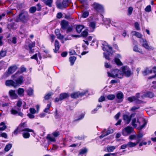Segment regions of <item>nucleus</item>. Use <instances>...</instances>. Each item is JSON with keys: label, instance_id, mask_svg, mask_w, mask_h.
I'll use <instances>...</instances> for the list:
<instances>
[{"label": "nucleus", "instance_id": "nucleus-42", "mask_svg": "<svg viewBox=\"0 0 156 156\" xmlns=\"http://www.w3.org/2000/svg\"><path fill=\"white\" fill-rule=\"evenodd\" d=\"M127 145L129 147H132L136 145V144L135 143H132L131 142H129L127 144Z\"/></svg>", "mask_w": 156, "mask_h": 156}, {"label": "nucleus", "instance_id": "nucleus-14", "mask_svg": "<svg viewBox=\"0 0 156 156\" xmlns=\"http://www.w3.org/2000/svg\"><path fill=\"white\" fill-rule=\"evenodd\" d=\"M140 42L142 44V46L146 49H150L146 39L141 38L140 40Z\"/></svg>", "mask_w": 156, "mask_h": 156}, {"label": "nucleus", "instance_id": "nucleus-56", "mask_svg": "<svg viewBox=\"0 0 156 156\" xmlns=\"http://www.w3.org/2000/svg\"><path fill=\"white\" fill-rule=\"evenodd\" d=\"M88 34V33L87 31L86 30L83 31L81 34L82 36L83 37H86L87 35Z\"/></svg>", "mask_w": 156, "mask_h": 156}, {"label": "nucleus", "instance_id": "nucleus-40", "mask_svg": "<svg viewBox=\"0 0 156 156\" xmlns=\"http://www.w3.org/2000/svg\"><path fill=\"white\" fill-rule=\"evenodd\" d=\"M47 138L51 141L55 142V138L51 136L50 135H48L47 136Z\"/></svg>", "mask_w": 156, "mask_h": 156}, {"label": "nucleus", "instance_id": "nucleus-36", "mask_svg": "<svg viewBox=\"0 0 156 156\" xmlns=\"http://www.w3.org/2000/svg\"><path fill=\"white\" fill-rule=\"evenodd\" d=\"M133 50L134 51L136 52H138L139 53H142V50L140 49L137 46H135L133 48Z\"/></svg>", "mask_w": 156, "mask_h": 156}, {"label": "nucleus", "instance_id": "nucleus-58", "mask_svg": "<svg viewBox=\"0 0 156 156\" xmlns=\"http://www.w3.org/2000/svg\"><path fill=\"white\" fill-rule=\"evenodd\" d=\"M37 54L36 53L30 57L31 59H34L37 61Z\"/></svg>", "mask_w": 156, "mask_h": 156}, {"label": "nucleus", "instance_id": "nucleus-50", "mask_svg": "<svg viewBox=\"0 0 156 156\" xmlns=\"http://www.w3.org/2000/svg\"><path fill=\"white\" fill-rule=\"evenodd\" d=\"M89 15V12H87L85 11L84 12L82 15V17L83 18H85L88 16Z\"/></svg>", "mask_w": 156, "mask_h": 156}, {"label": "nucleus", "instance_id": "nucleus-21", "mask_svg": "<svg viewBox=\"0 0 156 156\" xmlns=\"http://www.w3.org/2000/svg\"><path fill=\"white\" fill-rule=\"evenodd\" d=\"M116 58H115V61L116 63L118 65L122 66V63L120 61V60L118 58H121V56L119 54L117 55Z\"/></svg>", "mask_w": 156, "mask_h": 156}, {"label": "nucleus", "instance_id": "nucleus-7", "mask_svg": "<svg viewBox=\"0 0 156 156\" xmlns=\"http://www.w3.org/2000/svg\"><path fill=\"white\" fill-rule=\"evenodd\" d=\"M122 72L123 76L124 75L126 77L130 76L133 74L130 68L126 66H124L122 68Z\"/></svg>", "mask_w": 156, "mask_h": 156}, {"label": "nucleus", "instance_id": "nucleus-10", "mask_svg": "<svg viewBox=\"0 0 156 156\" xmlns=\"http://www.w3.org/2000/svg\"><path fill=\"white\" fill-rule=\"evenodd\" d=\"M87 92V90H86L82 92H74L71 94L70 96L72 98H78L79 96L81 97L84 95Z\"/></svg>", "mask_w": 156, "mask_h": 156}, {"label": "nucleus", "instance_id": "nucleus-53", "mask_svg": "<svg viewBox=\"0 0 156 156\" xmlns=\"http://www.w3.org/2000/svg\"><path fill=\"white\" fill-rule=\"evenodd\" d=\"M6 51L2 50L0 52V55L3 57L6 55Z\"/></svg>", "mask_w": 156, "mask_h": 156}, {"label": "nucleus", "instance_id": "nucleus-15", "mask_svg": "<svg viewBox=\"0 0 156 156\" xmlns=\"http://www.w3.org/2000/svg\"><path fill=\"white\" fill-rule=\"evenodd\" d=\"M17 67L16 66H13L9 67L7 71V74L9 75H10L16 71Z\"/></svg>", "mask_w": 156, "mask_h": 156}, {"label": "nucleus", "instance_id": "nucleus-44", "mask_svg": "<svg viewBox=\"0 0 156 156\" xmlns=\"http://www.w3.org/2000/svg\"><path fill=\"white\" fill-rule=\"evenodd\" d=\"M115 148V147L114 146H110L108 147L107 150L108 152H112Z\"/></svg>", "mask_w": 156, "mask_h": 156}, {"label": "nucleus", "instance_id": "nucleus-18", "mask_svg": "<svg viewBox=\"0 0 156 156\" xmlns=\"http://www.w3.org/2000/svg\"><path fill=\"white\" fill-rule=\"evenodd\" d=\"M5 85L7 86H13L15 87H16L15 82L12 80H8L5 82Z\"/></svg>", "mask_w": 156, "mask_h": 156}, {"label": "nucleus", "instance_id": "nucleus-38", "mask_svg": "<svg viewBox=\"0 0 156 156\" xmlns=\"http://www.w3.org/2000/svg\"><path fill=\"white\" fill-rule=\"evenodd\" d=\"M27 94L28 95H32L33 94V90L31 88H29L27 90Z\"/></svg>", "mask_w": 156, "mask_h": 156}, {"label": "nucleus", "instance_id": "nucleus-28", "mask_svg": "<svg viewBox=\"0 0 156 156\" xmlns=\"http://www.w3.org/2000/svg\"><path fill=\"white\" fill-rule=\"evenodd\" d=\"M24 90L22 88H19L17 90V93L20 96H23L24 95Z\"/></svg>", "mask_w": 156, "mask_h": 156}, {"label": "nucleus", "instance_id": "nucleus-51", "mask_svg": "<svg viewBox=\"0 0 156 156\" xmlns=\"http://www.w3.org/2000/svg\"><path fill=\"white\" fill-rule=\"evenodd\" d=\"M145 10L147 12H149L151 11V6L148 5L147 6L145 9Z\"/></svg>", "mask_w": 156, "mask_h": 156}, {"label": "nucleus", "instance_id": "nucleus-4", "mask_svg": "<svg viewBox=\"0 0 156 156\" xmlns=\"http://www.w3.org/2000/svg\"><path fill=\"white\" fill-rule=\"evenodd\" d=\"M108 74L109 76H111L113 78L117 77L121 78L123 76L122 71L117 69L113 70L111 71V73L108 72Z\"/></svg>", "mask_w": 156, "mask_h": 156}, {"label": "nucleus", "instance_id": "nucleus-64", "mask_svg": "<svg viewBox=\"0 0 156 156\" xmlns=\"http://www.w3.org/2000/svg\"><path fill=\"white\" fill-rule=\"evenodd\" d=\"M62 14L61 12H59L57 13V17L58 18L60 19L62 18Z\"/></svg>", "mask_w": 156, "mask_h": 156}, {"label": "nucleus", "instance_id": "nucleus-9", "mask_svg": "<svg viewBox=\"0 0 156 156\" xmlns=\"http://www.w3.org/2000/svg\"><path fill=\"white\" fill-rule=\"evenodd\" d=\"M94 9L99 12L102 13L104 12L103 6L98 3H94L93 5Z\"/></svg>", "mask_w": 156, "mask_h": 156}, {"label": "nucleus", "instance_id": "nucleus-49", "mask_svg": "<svg viewBox=\"0 0 156 156\" xmlns=\"http://www.w3.org/2000/svg\"><path fill=\"white\" fill-rule=\"evenodd\" d=\"M66 33L68 34L69 32H71L73 30V28L72 27H68L66 28Z\"/></svg>", "mask_w": 156, "mask_h": 156}, {"label": "nucleus", "instance_id": "nucleus-8", "mask_svg": "<svg viewBox=\"0 0 156 156\" xmlns=\"http://www.w3.org/2000/svg\"><path fill=\"white\" fill-rule=\"evenodd\" d=\"M133 131V129L132 127L128 126L122 129V134L124 136H127L131 133Z\"/></svg>", "mask_w": 156, "mask_h": 156}, {"label": "nucleus", "instance_id": "nucleus-30", "mask_svg": "<svg viewBox=\"0 0 156 156\" xmlns=\"http://www.w3.org/2000/svg\"><path fill=\"white\" fill-rule=\"evenodd\" d=\"M152 72V70H149L148 68H147L144 71L142 72V73L144 76H145L149 73H151Z\"/></svg>", "mask_w": 156, "mask_h": 156}, {"label": "nucleus", "instance_id": "nucleus-19", "mask_svg": "<svg viewBox=\"0 0 156 156\" xmlns=\"http://www.w3.org/2000/svg\"><path fill=\"white\" fill-rule=\"evenodd\" d=\"M113 132L112 129H108L107 132L102 133L100 136V138L101 139L104 137L106 136L110 133H112Z\"/></svg>", "mask_w": 156, "mask_h": 156}, {"label": "nucleus", "instance_id": "nucleus-27", "mask_svg": "<svg viewBox=\"0 0 156 156\" xmlns=\"http://www.w3.org/2000/svg\"><path fill=\"white\" fill-rule=\"evenodd\" d=\"M71 0H63L62 2L63 7H65V8L68 6L69 4L71 2Z\"/></svg>", "mask_w": 156, "mask_h": 156}, {"label": "nucleus", "instance_id": "nucleus-54", "mask_svg": "<svg viewBox=\"0 0 156 156\" xmlns=\"http://www.w3.org/2000/svg\"><path fill=\"white\" fill-rule=\"evenodd\" d=\"M134 26L136 29V30H140V28L139 27V24L137 22H136L134 24Z\"/></svg>", "mask_w": 156, "mask_h": 156}, {"label": "nucleus", "instance_id": "nucleus-52", "mask_svg": "<svg viewBox=\"0 0 156 156\" xmlns=\"http://www.w3.org/2000/svg\"><path fill=\"white\" fill-rule=\"evenodd\" d=\"M106 20V21H107V22L106 23L108 24L109 23H111L112 25L113 26H115L114 25V24L115 23H113L112 22H111L110 19H107Z\"/></svg>", "mask_w": 156, "mask_h": 156}, {"label": "nucleus", "instance_id": "nucleus-2", "mask_svg": "<svg viewBox=\"0 0 156 156\" xmlns=\"http://www.w3.org/2000/svg\"><path fill=\"white\" fill-rule=\"evenodd\" d=\"M143 123V124L141 125L140 123V119H137V121L136 122V118L133 119L132 120V125L134 128H136L137 126L138 125L139 127L138 129L139 130H141L144 128L145 127L146 125L147 124V122L144 119H141Z\"/></svg>", "mask_w": 156, "mask_h": 156}, {"label": "nucleus", "instance_id": "nucleus-16", "mask_svg": "<svg viewBox=\"0 0 156 156\" xmlns=\"http://www.w3.org/2000/svg\"><path fill=\"white\" fill-rule=\"evenodd\" d=\"M9 94L10 97L12 99H16L18 97V95L16 94L15 91L10 90L9 91Z\"/></svg>", "mask_w": 156, "mask_h": 156}, {"label": "nucleus", "instance_id": "nucleus-1", "mask_svg": "<svg viewBox=\"0 0 156 156\" xmlns=\"http://www.w3.org/2000/svg\"><path fill=\"white\" fill-rule=\"evenodd\" d=\"M27 122H23V121L19 125L17 129L14 131V134L17 135L18 134V131L20 132H32L34 133V131L33 130L27 128Z\"/></svg>", "mask_w": 156, "mask_h": 156}, {"label": "nucleus", "instance_id": "nucleus-5", "mask_svg": "<svg viewBox=\"0 0 156 156\" xmlns=\"http://www.w3.org/2000/svg\"><path fill=\"white\" fill-rule=\"evenodd\" d=\"M18 18L23 23H27L29 19L28 12L26 11H23L19 15Z\"/></svg>", "mask_w": 156, "mask_h": 156}, {"label": "nucleus", "instance_id": "nucleus-32", "mask_svg": "<svg viewBox=\"0 0 156 156\" xmlns=\"http://www.w3.org/2000/svg\"><path fill=\"white\" fill-rule=\"evenodd\" d=\"M11 113L12 114H13V115H15L17 113H18V112L15 109H12L11 110ZM18 115L21 116L22 117L23 114V113L21 112H19L18 113Z\"/></svg>", "mask_w": 156, "mask_h": 156}, {"label": "nucleus", "instance_id": "nucleus-3", "mask_svg": "<svg viewBox=\"0 0 156 156\" xmlns=\"http://www.w3.org/2000/svg\"><path fill=\"white\" fill-rule=\"evenodd\" d=\"M103 45L104 46L102 48L103 50L106 51V52L103 53L104 56L106 59L109 60H110L109 56L112 55L113 53L112 48L111 46L108 45H104L103 44Z\"/></svg>", "mask_w": 156, "mask_h": 156}, {"label": "nucleus", "instance_id": "nucleus-59", "mask_svg": "<svg viewBox=\"0 0 156 156\" xmlns=\"http://www.w3.org/2000/svg\"><path fill=\"white\" fill-rule=\"evenodd\" d=\"M30 113L32 114H34L36 112L37 113V111L35 110V109L32 108H30Z\"/></svg>", "mask_w": 156, "mask_h": 156}, {"label": "nucleus", "instance_id": "nucleus-17", "mask_svg": "<svg viewBox=\"0 0 156 156\" xmlns=\"http://www.w3.org/2000/svg\"><path fill=\"white\" fill-rule=\"evenodd\" d=\"M116 98L118 99V102H122L123 101L124 98V95L123 93L121 92H119L116 94Z\"/></svg>", "mask_w": 156, "mask_h": 156}, {"label": "nucleus", "instance_id": "nucleus-33", "mask_svg": "<svg viewBox=\"0 0 156 156\" xmlns=\"http://www.w3.org/2000/svg\"><path fill=\"white\" fill-rule=\"evenodd\" d=\"M35 42H32L31 43H30L29 44V48L30 50V51L31 52V53H33L34 51V50H32V48L33 47H34L35 46Z\"/></svg>", "mask_w": 156, "mask_h": 156}, {"label": "nucleus", "instance_id": "nucleus-11", "mask_svg": "<svg viewBox=\"0 0 156 156\" xmlns=\"http://www.w3.org/2000/svg\"><path fill=\"white\" fill-rule=\"evenodd\" d=\"M20 69V71H17L15 74L11 76L12 78L14 79L15 78H17L19 74L23 72H25L26 70V69L23 66L21 67Z\"/></svg>", "mask_w": 156, "mask_h": 156}, {"label": "nucleus", "instance_id": "nucleus-13", "mask_svg": "<svg viewBox=\"0 0 156 156\" xmlns=\"http://www.w3.org/2000/svg\"><path fill=\"white\" fill-rule=\"evenodd\" d=\"M154 96V94L151 92L148 91L147 92L145 93L141 96V97L142 99H143L145 98H152Z\"/></svg>", "mask_w": 156, "mask_h": 156}, {"label": "nucleus", "instance_id": "nucleus-12", "mask_svg": "<svg viewBox=\"0 0 156 156\" xmlns=\"http://www.w3.org/2000/svg\"><path fill=\"white\" fill-rule=\"evenodd\" d=\"M23 76H19L17 79L15 80L16 87L22 84L23 82Z\"/></svg>", "mask_w": 156, "mask_h": 156}, {"label": "nucleus", "instance_id": "nucleus-46", "mask_svg": "<svg viewBox=\"0 0 156 156\" xmlns=\"http://www.w3.org/2000/svg\"><path fill=\"white\" fill-rule=\"evenodd\" d=\"M36 10V7H31L30 9V12L31 13H34L35 12V11Z\"/></svg>", "mask_w": 156, "mask_h": 156}, {"label": "nucleus", "instance_id": "nucleus-43", "mask_svg": "<svg viewBox=\"0 0 156 156\" xmlns=\"http://www.w3.org/2000/svg\"><path fill=\"white\" fill-rule=\"evenodd\" d=\"M87 151V150L86 148H84L80 150L79 153L80 154H83L86 153Z\"/></svg>", "mask_w": 156, "mask_h": 156}, {"label": "nucleus", "instance_id": "nucleus-39", "mask_svg": "<svg viewBox=\"0 0 156 156\" xmlns=\"http://www.w3.org/2000/svg\"><path fill=\"white\" fill-rule=\"evenodd\" d=\"M23 134V136L24 138H28L30 136V134L28 133L29 132H25Z\"/></svg>", "mask_w": 156, "mask_h": 156}, {"label": "nucleus", "instance_id": "nucleus-63", "mask_svg": "<svg viewBox=\"0 0 156 156\" xmlns=\"http://www.w3.org/2000/svg\"><path fill=\"white\" fill-rule=\"evenodd\" d=\"M27 116L30 119H33L34 118V115L31 113H28L27 114Z\"/></svg>", "mask_w": 156, "mask_h": 156}, {"label": "nucleus", "instance_id": "nucleus-62", "mask_svg": "<svg viewBox=\"0 0 156 156\" xmlns=\"http://www.w3.org/2000/svg\"><path fill=\"white\" fill-rule=\"evenodd\" d=\"M69 53L70 54V55H75L76 54V53L75 51L73 50H70L69 51Z\"/></svg>", "mask_w": 156, "mask_h": 156}, {"label": "nucleus", "instance_id": "nucleus-23", "mask_svg": "<svg viewBox=\"0 0 156 156\" xmlns=\"http://www.w3.org/2000/svg\"><path fill=\"white\" fill-rule=\"evenodd\" d=\"M44 4L48 6L49 7H51L52 6V4L53 2V0H41Z\"/></svg>", "mask_w": 156, "mask_h": 156}, {"label": "nucleus", "instance_id": "nucleus-45", "mask_svg": "<svg viewBox=\"0 0 156 156\" xmlns=\"http://www.w3.org/2000/svg\"><path fill=\"white\" fill-rule=\"evenodd\" d=\"M89 27L91 28L93 30L95 28V23L94 22H91L89 23Z\"/></svg>", "mask_w": 156, "mask_h": 156}, {"label": "nucleus", "instance_id": "nucleus-60", "mask_svg": "<svg viewBox=\"0 0 156 156\" xmlns=\"http://www.w3.org/2000/svg\"><path fill=\"white\" fill-rule=\"evenodd\" d=\"M36 10L40 11L41 9V5L40 3H38L36 5Z\"/></svg>", "mask_w": 156, "mask_h": 156}, {"label": "nucleus", "instance_id": "nucleus-57", "mask_svg": "<svg viewBox=\"0 0 156 156\" xmlns=\"http://www.w3.org/2000/svg\"><path fill=\"white\" fill-rule=\"evenodd\" d=\"M133 10V8L132 7H129L128 9V15H130L131 14Z\"/></svg>", "mask_w": 156, "mask_h": 156}, {"label": "nucleus", "instance_id": "nucleus-6", "mask_svg": "<svg viewBox=\"0 0 156 156\" xmlns=\"http://www.w3.org/2000/svg\"><path fill=\"white\" fill-rule=\"evenodd\" d=\"M140 93H137L136 94L135 96L131 97H129L127 98V100L130 102H131L133 101H135L136 102L137 104L140 103L142 101L139 99L140 98Z\"/></svg>", "mask_w": 156, "mask_h": 156}, {"label": "nucleus", "instance_id": "nucleus-37", "mask_svg": "<svg viewBox=\"0 0 156 156\" xmlns=\"http://www.w3.org/2000/svg\"><path fill=\"white\" fill-rule=\"evenodd\" d=\"M106 97L108 100H112L115 98V96L114 94H110L108 95Z\"/></svg>", "mask_w": 156, "mask_h": 156}, {"label": "nucleus", "instance_id": "nucleus-48", "mask_svg": "<svg viewBox=\"0 0 156 156\" xmlns=\"http://www.w3.org/2000/svg\"><path fill=\"white\" fill-rule=\"evenodd\" d=\"M53 135L55 137H57L60 134L59 132L58 131H56L52 133Z\"/></svg>", "mask_w": 156, "mask_h": 156}, {"label": "nucleus", "instance_id": "nucleus-29", "mask_svg": "<svg viewBox=\"0 0 156 156\" xmlns=\"http://www.w3.org/2000/svg\"><path fill=\"white\" fill-rule=\"evenodd\" d=\"M84 27L83 25H78L76 26V30L77 32L78 33H80L82 30L84 28Z\"/></svg>", "mask_w": 156, "mask_h": 156}, {"label": "nucleus", "instance_id": "nucleus-20", "mask_svg": "<svg viewBox=\"0 0 156 156\" xmlns=\"http://www.w3.org/2000/svg\"><path fill=\"white\" fill-rule=\"evenodd\" d=\"M61 25L62 28L64 30L66 29L68 27L69 23L67 21L65 20H63L61 21Z\"/></svg>", "mask_w": 156, "mask_h": 156}, {"label": "nucleus", "instance_id": "nucleus-41", "mask_svg": "<svg viewBox=\"0 0 156 156\" xmlns=\"http://www.w3.org/2000/svg\"><path fill=\"white\" fill-rule=\"evenodd\" d=\"M12 145L11 144H8L5 148L4 150L5 151H8L11 148Z\"/></svg>", "mask_w": 156, "mask_h": 156}, {"label": "nucleus", "instance_id": "nucleus-61", "mask_svg": "<svg viewBox=\"0 0 156 156\" xmlns=\"http://www.w3.org/2000/svg\"><path fill=\"white\" fill-rule=\"evenodd\" d=\"M105 98L104 96H101L98 99V101L99 102H101L103 101H105Z\"/></svg>", "mask_w": 156, "mask_h": 156}, {"label": "nucleus", "instance_id": "nucleus-35", "mask_svg": "<svg viewBox=\"0 0 156 156\" xmlns=\"http://www.w3.org/2000/svg\"><path fill=\"white\" fill-rule=\"evenodd\" d=\"M69 61L71 63V65L72 66L74 63L76 59V57L74 56H71L69 58Z\"/></svg>", "mask_w": 156, "mask_h": 156}, {"label": "nucleus", "instance_id": "nucleus-47", "mask_svg": "<svg viewBox=\"0 0 156 156\" xmlns=\"http://www.w3.org/2000/svg\"><path fill=\"white\" fill-rule=\"evenodd\" d=\"M0 136L6 138L7 137V135L5 133H2V132L0 131Z\"/></svg>", "mask_w": 156, "mask_h": 156}, {"label": "nucleus", "instance_id": "nucleus-24", "mask_svg": "<svg viewBox=\"0 0 156 156\" xmlns=\"http://www.w3.org/2000/svg\"><path fill=\"white\" fill-rule=\"evenodd\" d=\"M55 48L53 49L55 53H57L59 48V42L57 40L55 41Z\"/></svg>", "mask_w": 156, "mask_h": 156}, {"label": "nucleus", "instance_id": "nucleus-31", "mask_svg": "<svg viewBox=\"0 0 156 156\" xmlns=\"http://www.w3.org/2000/svg\"><path fill=\"white\" fill-rule=\"evenodd\" d=\"M22 104V101L20 100L18 101L17 103V107H15V109L17 110L18 111H20V108L21 107Z\"/></svg>", "mask_w": 156, "mask_h": 156}, {"label": "nucleus", "instance_id": "nucleus-55", "mask_svg": "<svg viewBox=\"0 0 156 156\" xmlns=\"http://www.w3.org/2000/svg\"><path fill=\"white\" fill-rule=\"evenodd\" d=\"M52 95L51 93H49L44 97L45 100H48L50 96Z\"/></svg>", "mask_w": 156, "mask_h": 156}, {"label": "nucleus", "instance_id": "nucleus-25", "mask_svg": "<svg viewBox=\"0 0 156 156\" xmlns=\"http://www.w3.org/2000/svg\"><path fill=\"white\" fill-rule=\"evenodd\" d=\"M56 5L57 8L59 9H63L65 8L63 7L62 3H61L60 0H58L56 2Z\"/></svg>", "mask_w": 156, "mask_h": 156}, {"label": "nucleus", "instance_id": "nucleus-34", "mask_svg": "<svg viewBox=\"0 0 156 156\" xmlns=\"http://www.w3.org/2000/svg\"><path fill=\"white\" fill-rule=\"evenodd\" d=\"M60 100H62L69 97V95L67 93H63L61 94L60 95Z\"/></svg>", "mask_w": 156, "mask_h": 156}, {"label": "nucleus", "instance_id": "nucleus-22", "mask_svg": "<svg viewBox=\"0 0 156 156\" xmlns=\"http://www.w3.org/2000/svg\"><path fill=\"white\" fill-rule=\"evenodd\" d=\"M55 33L57 36V38L58 39L61 40L63 38V36L61 34L59 30L58 29H56L55 30Z\"/></svg>", "mask_w": 156, "mask_h": 156}, {"label": "nucleus", "instance_id": "nucleus-26", "mask_svg": "<svg viewBox=\"0 0 156 156\" xmlns=\"http://www.w3.org/2000/svg\"><path fill=\"white\" fill-rule=\"evenodd\" d=\"M123 119L127 124H128L130 122L131 120V117H130L129 116L126 115H123Z\"/></svg>", "mask_w": 156, "mask_h": 156}]
</instances>
